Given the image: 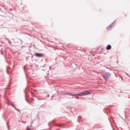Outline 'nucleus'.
I'll return each instance as SVG.
<instances>
[{
    "mask_svg": "<svg viewBox=\"0 0 130 130\" xmlns=\"http://www.w3.org/2000/svg\"><path fill=\"white\" fill-rule=\"evenodd\" d=\"M34 55L37 57H41L44 55V54L42 53H36L34 54Z\"/></svg>",
    "mask_w": 130,
    "mask_h": 130,
    "instance_id": "3",
    "label": "nucleus"
},
{
    "mask_svg": "<svg viewBox=\"0 0 130 130\" xmlns=\"http://www.w3.org/2000/svg\"><path fill=\"white\" fill-rule=\"evenodd\" d=\"M2 46V45H0V46Z\"/></svg>",
    "mask_w": 130,
    "mask_h": 130,
    "instance_id": "19",
    "label": "nucleus"
},
{
    "mask_svg": "<svg viewBox=\"0 0 130 130\" xmlns=\"http://www.w3.org/2000/svg\"><path fill=\"white\" fill-rule=\"evenodd\" d=\"M76 96H75V98H76L77 99H79V97H77Z\"/></svg>",
    "mask_w": 130,
    "mask_h": 130,
    "instance_id": "12",
    "label": "nucleus"
},
{
    "mask_svg": "<svg viewBox=\"0 0 130 130\" xmlns=\"http://www.w3.org/2000/svg\"><path fill=\"white\" fill-rule=\"evenodd\" d=\"M116 22V20L114 21L112 23V24H115V22Z\"/></svg>",
    "mask_w": 130,
    "mask_h": 130,
    "instance_id": "10",
    "label": "nucleus"
},
{
    "mask_svg": "<svg viewBox=\"0 0 130 130\" xmlns=\"http://www.w3.org/2000/svg\"><path fill=\"white\" fill-rule=\"evenodd\" d=\"M81 118V117L80 116H79L78 117V119L77 120V121H79V122H80V121H79V120H78V119H80V118Z\"/></svg>",
    "mask_w": 130,
    "mask_h": 130,
    "instance_id": "8",
    "label": "nucleus"
},
{
    "mask_svg": "<svg viewBox=\"0 0 130 130\" xmlns=\"http://www.w3.org/2000/svg\"><path fill=\"white\" fill-rule=\"evenodd\" d=\"M18 111H20L19 110V109H17V110Z\"/></svg>",
    "mask_w": 130,
    "mask_h": 130,
    "instance_id": "16",
    "label": "nucleus"
},
{
    "mask_svg": "<svg viewBox=\"0 0 130 130\" xmlns=\"http://www.w3.org/2000/svg\"><path fill=\"white\" fill-rule=\"evenodd\" d=\"M47 97H49V94H48V95L47 96Z\"/></svg>",
    "mask_w": 130,
    "mask_h": 130,
    "instance_id": "14",
    "label": "nucleus"
},
{
    "mask_svg": "<svg viewBox=\"0 0 130 130\" xmlns=\"http://www.w3.org/2000/svg\"><path fill=\"white\" fill-rule=\"evenodd\" d=\"M110 76V74L109 72H106L102 76L106 80L109 78Z\"/></svg>",
    "mask_w": 130,
    "mask_h": 130,
    "instance_id": "2",
    "label": "nucleus"
},
{
    "mask_svg": "<svg viewBox=\"0 0 130 130\" xmlns=\"http://www.w3.org/2000/svg\"><path fill=\"white\" fill-rule=\"evenodd\" d=\"M26 130H33L32 129H30L29 128H27V129Z\"/></svg>",
    "mask_w": 130,
    "mask_h": 130,
    "instance_id": "13",
    "label": "nucleus"
},
{
    "mask_svg": "<svg viewBox=\"0 0 130 130\" xmlns=\"http://www.w3.org/2000/svg\"><path fill=\"white\" fill-rule=\"evenodd\" d=\"M1 43H4L3 42H2V41L1 42Z\"/></svg>",
    "mask_w": 130,
    "mask_h": 130,
    "instance_id": "17",
    "label": "nucleus"
},
{
    "mask_svg": "<svg viewBox=\"0 0 130 130\" xmlns=\"http://www.w3.org/2000/svg\"><path fill=\"white\" fill-rule=\"evenodd\" d=\"M69 94L70 95L74 96H75L77 95V94H76L74 92L69 93Z\"/></svg>",
    "mask_w": 130,
    "mask_h": 130,
    "instance_id": "5",
    "label": "nucleus"
},
{
    "mask_svg": "<svg viewBox=\"0 0 130 130\" xmlns=\"http://www.w3.org/2000/svg\"><path fill=\"white\" fill-rule=\"evenodd\" d=\"M91 94L90 92H88L87 91H85L82 92L81 93L77 94V95L78 96H81L86 95L87 94Z\"/></svg>",
    "mask_w": 130,
    "mask_h": 130,
    "instance_id": "1",
    "label": "nucleus"
},
{
    "mask_svg": "<svg viewBox=\"0 0 130 130\" xmlns=\"http://www.w3.org/2000/svg\"><path fill=\"white\" fill-rule=\"evenodd\" d=\"M14 108H15V109H16V110H17V109H17V108L15 107Z\"/></svg>",
    "mask_w": 130,
    "mask_h": 130,
    "instance_id": "15",
    "label": "nucleus"
},
{
    "mask_svg": "<svg viewBox=\"0 0 130 130\" xmlns=\"http://www.w3.org/2000/svg\"><path fill=\"white\" fill-rule=\"evenodd\" d=\"M125 97H128V98H130V95L128 94V93H126V95H125Z\"/></svg>",
    "mask_w": 130,
    "mask_h": 130,
    "instance_id": "7",
    "label": "nucleus"
},
{
    "mask_svg": "<svg viewBox=\"0 0 130 130\" xmlns=\"http://www.w3.org/2000/svg\"><path fill=\"white\" fill-rule=\"evenodd\" d=\"M9 43H11V42H9Z\"/></svg>",
    "mask_w": 130,
    "mask_h": 130,
    "instance_id": "20",
    "label": "nucleus"
},
{
    "mask_svg": "<svg viewBox=\"0 0 130 130\" xmlns=\"http://www.w3.org/2000/svg\"><path fill=\"white\" fill-rule=\"evenodd\" d=\"M8 105H10V104L9 103H8Z\"/></svg>",
    "mask_w": 130,
    "mask_h": 130,
    "instance_id": "18",
    "label": "nucleus"
},
{
    "mask_svg": "<svg viewBox=\"0 0 130 130\" xmlns=\"http://www.w3.org/2000/svg\"><path fill=\"white\" fill-rule=\"evenodd\" d=\"M112 23H111L109 26L107 27V29L108 30H110L112 28Z\"/></svg>",
    "mask_w": 130,
    "mask_h": 130,
    "instance_id": "4",
    "label": "nucleus"
},
{
    "mask_svg": "<svg viewBox=\"0 0 130 130\" xmlns=\"http://www.w3.org/2000/svg\"><path fill=\"white\" fill-rule=\"evenodd\" d=\"M10 105H12V106L14 107H15V106L14 105H13L12 104H10Z\"/></svg>",
    "mask_w": 130,
    "mask_h": 130,
    "instance_id": "11",
    "label": "nucleus"
},
{
    "mask_svg": "<svg viewBox=\"0 0 130 130\" xmlns=\"http://www.w3.org/2000/svg\"><path fill=\"white\" fill-rule=\"evenodd\" d=\"M54 122H50L48 123V125L49 126H50V123H53Z\"/></svg>",
    "mask_w": 130,
    "mask_h": 130,
    "instance_id": "9",
    "label": "nucleus"
},
{
    "mask_svg": "<svg viewBox=\"0 0 130 130\" xmlns=\"http://www.w3.org/2000/svg\"><path fill=\"white\" fill-rule=\"evenodd\" d=\"M111 46L110 45H108L106 47V49L107 50H109L111 48Z\"/></svg>",
    "mask_w": 130,
    "mask_h": 130,
    "instance_id": "6",
    "label": "nucleus"
}]
</instances>
